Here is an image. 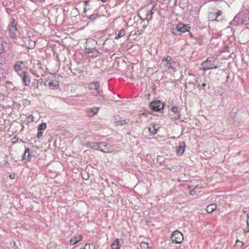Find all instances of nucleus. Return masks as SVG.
Segmentation results:
<instances>
[{
	"label": "nucleus",
	"instance_id": "dca6fc26",
	"mask_svg": "<svg viewBox=\"0 0 249 249\" xmlns=\"http://www.w3.org/2000/svg\"><path fill=\"white\" fill-rule=\"evenodd\" d=\"M23 74L22 81L25 86H29L30 84L31 79L29 74L27 72L24 73Z\"/></svg>",
	"mask_w": 249,
	"mask_h": 249
},
{
	"label": "nucleus",
	"instance_id": "4c0bfd02",
	"mask_svg": "<svg viewBox=\"0 0 249 249\" xmlns=\"http://www.w3.org/2000/svg\"><path fill=\"white\" fill-rule=\"evenodd\" d=\"M189 34L190 35V36L192 35V33H190Z\"/></svg>",
	"mask_w": 249,
	"mask_h": 249
},
{
	"label": "nucleus",
	"instance_id": "c756f323",
	"mask_svg": "<svg viewBox=\"0 0 249 249\" xmlns=\"http://www.w3.org/2000/svg\"><path fill=\"white\" fill-rule=\"evenodd\" d=\"M125 124V122L124 120L118 121V122H116V124L117 125H123V124Z\"/></svg>",
	"mask_w": 249,
	"mask_h": 249
},
{
	"label": "nucleus",
	"instance_id": "b1692460",
	"mask_svg": "<svg viewBox=\"0 0 249 249\" xmlns=\"http://www.w3.org/2000/svg\"><path fill=\"white\" fill-rule=\"evenodd\" d=\"M79 249H95V247L93 244L86 243L84 248H81Z\"/></svg>",
	"mask_w": 249,
	"mask_h": 249
},
{
	"label": "nucleus",
	"instance_id": "39448f33",
	"mask_svg": "<svg viewBox=\"0 0 249 249\" xmlns=\"http://www.w3.org/2000/svg\"><path fill=\"white\" fill-rule=\"evenodd\" d=\"M45 85L51 89H54L58 88L59 83L54 76H51L49 77L45 82Z\"/></svg>",
	"mask_w": 249,
	"mask_h": 249
},
{
	"label": "nucleus",
	"instance_id": "c9c22d12",
	"mask_svg": "<svg viewBox=\"0 0 249 249\" xmlns=\"http://www.w3.org/2000/svg\"><path fill=\"white\" fill-rule=\"evenodd\" d=\"M102 2H106L107 0H101Z\"/></svg>",
	"mask_w": 249,
	"mask_h": 249
},
{
	"label": "nucleus",
	"instance_id": "72a5a7b5",
	"mask_svg": "<svg viewBox=\"0 0 249 249\" xmlns=\"http://www.w3.org/2000/svg\"><path fill=\"white\" fill-rule=\"evenodd\" d=\"M89 1H90V0H87L85 1V2L86 5H88V3L89 2Z\"/></svg>",
	"mask_w": 249,
	"mask_h": 249
},
{
	"label": "nucleus",
	"instance_id": "e433bc0d",
	"mask_svg": "<svg viewBox=\"0 0 249 249\" xmlns=\"http://www.w3.org/2000/svg\"><path fill=\"white\" fill-rule=\"evenodd\" d=\"M193 191V190H192V191H190V193H191V194H192Z\"/></svg>",
	"mask_w": 249,
	"mask_h": 249
},
{
	"label": "nucleus",
	"instance_id": "2eb2a0df",
	"mask_svg": "<svg viewBox=\"0 0 249 249\" xmlns=\"http://www.w3.org/2000/svg\"><path fill=\"white\" fill-rule=\"evenodd\" d=\"M98 111L99 108L93 107L87 109L86 110V113L89 117H92L98 113Z\"/></svg>",
	"mask_w": 249,
	"mask_h": 249
},
{
	"label": "nucleus",
	"instance_id": "2f4dec72",
	"mask_svg": "<svg viewBox=\"0 0 249 249\" xmlns=\"http://www.w3.org/2000/svg\"><path fill=\"white\" fill-rule=\"evenodd\" d=\"M15 178V174L14 173L11 174L9 175V178L11 179H14Z\"/></svg>",
	"mask_w": 249,
	"mask_h": 249
},
{
	"label": "nucleus",
	"instance_id": "7ed1b4c3",
	"mask_svg": "<svg viewBox=\"0 0 249 249\" xmlns=\"http://www.w3.org/2000/svg\"><path fill=\"white\" fill-rule=\"evenodd\" d=\"M161 63L168 69H171L174 71H176L177 68L179 66L178 62L173 60L171 57L169 56L166 57H163L162 59Z\"/></svg>",
	"mask_w": 249,
	"mask_h": 249
},
{
	"label": "nucleus",
	"instance_id": "0eeeda50",
	"mask_svg": "<svg viewBox=\"0 0 249 249\" xmlns=\"http://www.w3.org/2000/svg\"><path fill=\"white\" fill-rule=\"evenodd\" d=\"M89 90L90 93L94 95L100 94L99 83L98 82H93L89 84Z\"/></svg>",
	"mask_w": 249,
	"mask_h": 249
},
{
	"label": "nucleus",
	"instance_id": "a211bd4d",
	"mask_svg": "<svg viewBox=\"0 0 249 249\" xmlns=\"http://www.w3.org/2000/svg\"><path fill=\"white\" fill-rule=\"evenodd\" d=\"M121 246L120 239L116 238L111 244L110 249H121Z\"/></svg>",
	"mask_w": 249,
	"mask_h": 249
},
{
	"label": "nucleus",
	"instance_id": "6e6552de",
	"mask_svg": "<svg viewBox=\"0 0 249 249\" xmlns=\"http://www.w3.org/2000/svg\"><path fill=\"white\" fill-rule=\"evenodd\" d=\"M17 23L15 19H12V21L8 26V33L12 38H15L17 33Z\"/></svg>",
	"mask_w": 249,
	"mask_h": 249
},
{
	"label": "nucleus",
	"instance_id": "20e7f679",
	"mask_svg": "<svg viewBox=\"0 0 249 249\" xmlns=\"http://www.w3.org/2000/svg\"><path fill=\"white\" fill-rule=\"evenodd\" d=\"M171 242L173 244H180L184 239L183 234L178 230L174 231L170 237Z\"/></svg>",
	"mask_w": 249,
	"mask_h": 249
},
{
	"label": "nucleus",
	"instance_id": "f3484780",
	"mask_svg": "<svg viewBox=\"0 0 249 249\" xmlns=\"http://www.w3.org/2000/svg\"><path fill=\"white\" fill-rule=\"evenodd\" d=\"M83 239V236L81 235H78L72 237L70 241V244L72 245H75L78 242L81 241Z\"/></svg>",
	"mask_w": 249,
	"mask_h": 249
},
{
	"label": "nucleus",
	"instance_id": "a878e982",
	"mask_svg": "<svg viewBox=\"0 0 249 249\" xmlns=\"http://www.w3.org/2000/svg\"><path fill=\"white\" fill-rule=\"evenodd\" d=\"M46 123H41V124H40L38 126V131H41V130H45L46 128Z\"/></svg>",
	"mask_w": 249,
	"mask_h": 249
},
{
	"label": "nucleus",
	"instance_id": "ddd939ff",
	"mask_svg": "<svg viewBox=\"0 0 249 249\" xmlns=\"http://www.w3.org/2000/svg\"><path fill=\"white\" fill-rule=\"evenodd\" d=\"M23 41L24 42V46L28 49H32L35 46V42L32 40L30 38L23 37Z\"/></svg>",
	"mask_w": 249,
	"mask_h": 249
},
{
	"label": "nucleus",
	"instance_id": "aec40b11",
	"mask_svg": "<svg viewBox=\"0 0 249 249\" xmlns=\"http://www.w3.org/2000/svg\"><path fill=\"white\" fill-rule=\"evenodd\" d=\"M22 160H25L27 161L30 160V155L29 153V149L28 148L25 149L24 154L22 158Z\"/></svg>",
	"mask_w": 249,
	"mask_h": 249
},
{
	"label": "nucleus",
	"instance_id": "f704fd0d",
	"mask_svg": "<svg viewBox=\"0 0 249 249\" xmlns=\"http://www.w3.org/2000/svg\"><path fill=\"white\" fill-rule=\"evenodd\" d=\"M90 144H91L90 143H87V144H86V145H87V146H89V147H90V146H90Z\"/></svg>",
	"mask_w": 249,
	"mask_h": 249
},
{
	"label": "nucleus",
	"instance_id": "4be33fe9",
	"mask_svg": "<svg viewBox=\"0 0 249 249\" xmlns=\"http://www.w3.org/2000/svg\"><path fill=\"white\" fill-rule=\"evenodd\" d=\"M125 35V31L124 29H121L118 34L115 36V39H118L119 38L123 37Z\"/></svg>",
	"mask_w": 249,
	"mask_h": 249
},
{
	"label": "nucleus",
	"instance_id": "5701e85b",
	"mask_svg": "<svg viewBox=\"0 0 249 249\" xmlns=\"http://www.w3.org/2000/svg\"><path fill=\"white\" fill-rule=\"evenodd\" d=\"M243 245L244 243L242 241L238 239L236 241L235 247L237 249H242Z\"/></svg>",
	"mask_w": 249,
	"mask_h": 249
},
{
	"label": "nucleus",
	"instance_id": "473e14b6",
	"mask_svg": "<svg viewBox=\"0 0 249 249\" xmlns=\"http://www.w3.org/2000/svg\"><path fill=\"white\" fill-rule=\"evenodd\" d=\"M95 18V16H94V15H91V16H90V17H89V19H94V18Z\"/></svg>",
	"mask_w": 249,
	"mask_h": 249
},
{
	"label": "nucleus",
	"instance_id": "4468645a",
	"mask_svg": "<svg viewBox=\"0 0 249 249\" xmlns=\"http://www.w3.org/2000/svg\"><path fill=\"white\" fill-rule=\"evenodd\" d=\"M185 143L184 142H181L179 143L178 146L177 148L176 153L177 154L181 156L182 155L185 150Z\"/></svg>",
	"mask_w": 249,
	"mask_h": 249
},
{
	"label": "nucleus",
	"instance_id": "c85d7f7f",
	"mask_svg": "<svg viewBox=\"0 0 249 249\" xmlns=\"http://www.w3.org/2000/svg\"><path fill=\"white\" fill-rule=\"evenodd\" d=\"M171 111L175 114L178 113V109L177 107H173L171 108Z\"/></svg>",
	"mask_w": 249,
	"mask_h": 249
},
{
	"label": "nucleus",
	"instance_id": "cd10ccee",
	"mask_svg": "<svg viewBox=\"0 0 249 249\" xmlns=\"http://www.w3.org/2000/svg\"><path fill=\"white\" fill-rule=\"evenodd\" d=\"M4 51V46L2 39L0 37V53H1Z\"/></svg>",
	"mask_w": 249,
	"mask_h": 249
},
{
	"label": "nucleus",
	"instance_id": "6ab92c4d",
	"mask_svg": "<svg viewBox=\"0 0 249 249\" xmlns=\"http://www.w3.org/2000/svg\"><path fill=\"white\" fill-rule=\"evenodd\" d=\"M217 205L215 203L211 204L207 206L206 211L208 213H212L215 210H216Z\"/></svg>",
	"mask_w": 249,
	"mask_h": 249
},
{
	"label": "nucleus",
	"instance_id": "f8f14e48",
	"mask_svg": "<svg viewBox=\"0 0 249 249\" xmlns=\"http://www.w3.org/2000/svg\"><path fill=\"white\" fill-rule=\"evenodd\" d=\"M222 12L220 10H214L211 12L209 14V19L210 20H216L218 17L221 14Z\"/></svg>",
	"mask_w": 249,
	"mask_h": 249
},
{
	"label": "nucleus",
	"instance_id": "393cba45",
	"mask_svg": "<svg viewBox=\"0 0 249 249\" xmlns=\"http://www.w3.org/2000/svg\"><path fill=\"white\" fill-rule=\"evenodd\" d=\"M140 246L141 249H151L148 244L146 242H142L140 243Z\"/></svg>",
	"mask_w": 249,
	"mask_h": 249
},
{
	"label": "nucleus",
	"instance_id": "7c9ffc66",
	"mask_svg": "<svg viewBox=\"0 0 249 249\" xmlns=\"http://www.w3.org/2000/svg\"><path fill=\"white\" fill-rule=\"evenodd\" d=\"M43 133L41 131H38L36 137L39 139L42 136Z\"/></svg>",
	"mask_w": 249,
	"mask_h": 249
},
{
	"label": "nucleus",
	"instance_id": "f257e3e1",
	"mask_svg": "<svg viewBox=\"0 0 249 249\" xmlns=\"http://www.w3.org/2000/svg\"><path fill=\"white\" fill-rule=\"evenodd\" d=\"M97 45V42L93 39H89L87 41L85 47V53L90 54L91 57H96L99 55L100 53L95 49Z\"/></svg>",
	"mask_w": 249,
	"mask_h": 249
},
{
	"label": "nucleus",
	"instance_id": "9b49d317",
	"mask_svg": "<svg viewBox=\"0 0 249 249\" xmlns=\"http://www.w3.org/2000/svg\"><path fill=\"white\" fill-rule=\"evenodd\" d=\"M177 30L178 32L181 33L189 32L191 27L188 26V25L183 24L182 23H178L176 27Z\"/></svg>",
	"mask_w": 249,
	"mask_h": 249
},
{
	"label": "nucleus",
	"instance_id": "bb28decb",
	"mask_svg": "<svg viewBox=\"0 0 249 249\" xmlns=\"http://www.w3.org/2000/svg\"><path fill=\"white\" fill-rule=\"evenodd\" d=\"M246 222H247V227L244 230V231L245 233H248L249 232V216H248V218L247 219Z\"/></svg>",
	"mask_w": 249,
	"mask_h": 249
},
{
	"label": "nucleus",
	"instance_id": "423d86ee",
	"mask_svg": "<svg viewBox=\"0 0 249 249\" xmlns=\"http://www.w3.org/2000/svg\"><path fill=\"white\" fill-rule=\"evenodd\" d=\"M14 70L19 74L20 76L24 73L27 72V68L25 64L22 61H18L16 63L14 66Z\"/></svg>",
	"mask_w": 249,
	"mask_h": 249
},
{
	"label": "nucleus",
	"instance_id": "9d476101",
	"mask_svg": "<svg viewBox=\"0 0 249 249\" xmlns=\"http://www.w3.org/2000/svg\"><path fill=\"white\" fill-rule=\"evenodd\" d=\"M94 145L96 144L98 149L102 152L107 153L112 151L111 146L108 144H106L104 142H101L98 143H93Z\"/></svg>",
	"mask_w": 249,
	"mask_h": 249
},
{
	"label": "nucleus",
	"instance_id": "f03ea898",
	"mask_svg": "<svg viewBox=\"0 0 249 249\" xmlns=\"http://www.w3.org/2000/svg\"><path fill=\"white\" fill-rule=\"evenodd\" d=\"M217 61L216 58L210 57L201 64V67L199 70L202 71H206L211 69H215L217 68Z\"/></svg>",
	"mask_w": 249,
	"mask_h": 249
},
{
	"label": "nucleus",
	"instance_id": "412c9836",
	"mask_svg": "<svg viewBox=\"0 0 249 249\" xmlns=\"http://www.w3.org/2000/svg\"><path fill=\"white\" fill-rule=\"evenodd\" d=\"M148 130L149 132L152 135H154L156 133L157 129L154 124H151L149 125Z\"/></svg>",
	"mask_w": 249,
	"mask_h": 249
},
{
	"label": "nucleus",
	"instance_id": "1a4fd4ad",
	"mask_svg": "<svg viewBox=\"0 0 249 249\" xmlns=\"http://www.w3.org/2000/svg\"><path fill=\"white\" fill-rule=\"evenodd\" d=\"M164 104L160 101H152L150 104V108L155 111H159L164 107Z\"/></svg>",
	"mask_w": 249,
	"mask_h": 249
}]
</instances>
